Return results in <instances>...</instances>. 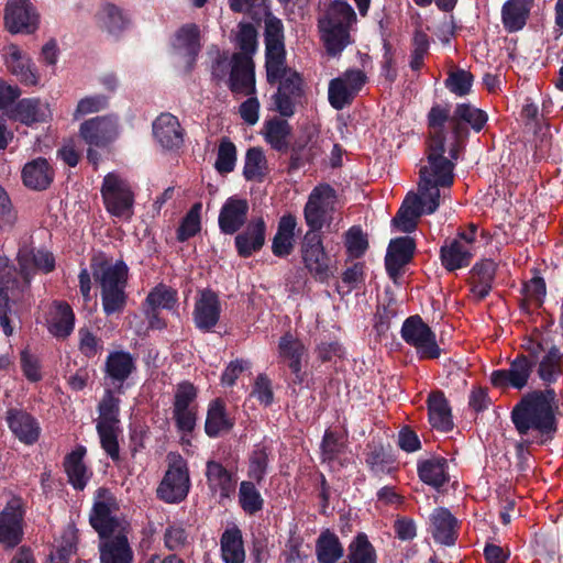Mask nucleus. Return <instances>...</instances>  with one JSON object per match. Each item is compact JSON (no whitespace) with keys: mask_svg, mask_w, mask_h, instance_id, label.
Here are the masks:
<instances>
[{"mask_svg":"<svg viewBox=\"0 0 563 563\" xmlns=\"http://www.w3.org/2000/svg\"><path fill=\"white\" fill-rule=\"evenodd\" d=\"M265 67L266 81L271 86H277L271 100L274 110L283 118H291L296 113V107L305 97L306 84L302 74L287 65V62L278 66L277 70L272 71Z\"/></svg>","mask_w":563,"mask_h":563,"instance_id":"6","label":"nucleus"},{"mask_svg":"<svg viewBox=\"0 0 563 563\" xmlns=\"http://www.w3.org/2000/svg\"><path fill=\"white\" fill-rule=\"evenodd\" d=\"M420 199L416 194L409 192L393 218V225L400 232L411 233L417 228L418 218L424 212L419 207Z\"/></svg>","mask_w":563,"mask_h":563,"instance_id":"43","label":"nucleus"},{"mask_svg":"<svg viewBox=\"0 0 563 563\" xmlns=\"http://www.w3.org/2000/svg\"><path fill=\"white\" fill-rule=\"evenodd\" d=\"M220 316L221 302L218 294L210 288L200 290L192 311L195 327L202 333L211 332Z\"/></svg>","mask_w":563,"mask_h":563,"instance_id":"18","label":"nucleus"},{"mask_svg":"<svg viewBox=\"0 0 563 563\" xmlns=\"http://www.w3.org/2000/svg\"><path fill=\"white\" fill-rule=\"evenodd\" d=\"M526 350L528 355L518 354L510 362L509 368L492 372V386L501 390H521L528 385L536 367V374L544 386L542 390H552L558 396L552 386L563 376V352L554 344L544 350L541 342H530Z\"/></svg>","mask_w":563,"mask_h":563,"instance_id":"2","label":"nucleus"},{"mask_svg":"<svg viewBox=\"0 0 563 563\" xmlns=\"http://www.w3.org/2000/svg\"><path fill=\"white\" fill-rule=\"evenodd\" d=\"M488 122L486 111L475 107L470 102H459L451 110L450 104L434 103L427 113L428 130L441 132L448 136L445 123H449L451 134L457 137H470L471 131L482 132Z\"/></svg>","mask_w":563,"mask_h":563,"instance_id":"4","label":"nucleus"},{"mask_svg":"<svg viewBox=\"0 0 563 563\" xmlns=\"http://www.w3.org/2000/svg\"><path fill=\"white\" fill-rule=\"evenodd\" d=\"M534 0H507L501 8L504 27L512 33L525 27Z\"/></svg>","mask_w":563,"mask_h":563,"instance_id":"39","label":"nucleus"},{"mask_svg":"<svg viewBox=\"0 0 563 563\" xmlns=\"http://www.w3.org/2000/svg\"><path fill=\"white\" fill-rule=\"evenodd\" d=\"M3 20L11 34H33L40 25V14L30 0H8Z\"/></svg>","mask_w":563,"mask_h":563,"instance_id":"15","label":"nucleus"},{"mask_svg":"<svg viewBox=\"0 0 563 563\" xmlns=\"http://www.w3.org/2000/svg\"><path fill=\"white\" fill-rule=\"evenodd\" d=\"M55 313L51 320L48 330L55 336L65 339L70 335L75 325V313L66 301H58L55 305Z\"/></svg>","mask_w":563,"mask_h":563,"instance_id":"47","label":"nucleus"},{"mask_svg":"<svg viewBox=\"0 0 563 563\" xmlns=\"http://www.w3.org/2000/svg\"><path fill=\"white\" fill-rule=\"evenodd\" d=\"M206 479L212 494H218L221 500L234 496L238 484L236 472L227 468L221 462L209 460L206 463Z\"/></svg>","mask_w":563,"mask_h":563,"instance_id":"20","label":"nucleus"},{"mask_svg":"<svg viewBox=\"0 0 563 563\" xmlns=\"http://www.w3.org/2000/svg\"><path fill=\"white\" fill-rule=\"evenodd\" d=\"M103 313L109 317L123 312L128 303L125 288L100 290Z\"/></svg>","mask_w":563,"mask_h":563,"instance_id":"58","label":"nucleus"},{"mask_svg":"<svg viewBox=\"0 0 563 563\" xmlns=\"http://www.w3.org/2000/svg\"><path fill=\"white\" fill-rule=\"evenodd\" d=\"M234 426L235 419L230 417L225 401L222 398L212 399L207 408L206 434L211 439H216L230 433Z\"/></svg>","mask_w":563,"mask_h":563,"instance_id":"28","label":"nucleus"},{"mask_svg":"<svg viewBox=\"0 0 563 563\" xmlns=\"http://www.w3.org/2000/svg\"><path fill=\"white\" fill-rule=\"evenodd\" d=\"M289 163L287 172L292 174L303 167L310 162V150L308 148V142L303 139L295 140L292 143L289 142Z\"/></svg>","mask_w":563,"mask_h":563,"instance_id":"63","label":"nucleus"},{"mask_svg":"<svg viewBox=\"0 0 563 563\" xmlns=\"http://www.w3.org/2000/svg\"><path fill=\"white\" fill-rule=\"evenodd\" d=\"M136 371V363L133 355L128 351H112L104 362V374L113 384L118 383L119 388Z\"/></svg>","mask_w":563,"mask_h":563,"instance_id":"36","label":"nucleus"},{"mask_svg":"<svg viewBox=\"0 0 563 563\" xmlns=\"http://www.w3.org/2000/svg\"><path fill=\"white\" fill-rule=\"evenodd\" d=\"M201 203L196 202L187 211L185 217L181 219L180 224L176 231V238L178 242H186L190 238L198 234L201 230L200 221Z\"/></svg>","mask_w":563,"mask_h":563,"instance_id":"53","label":"nucleus"},{"mask_svg":"<svg viewBox=\"0 0 563 563\" xmlns=\"http://www.w3.org/2000/svg\"><path fill=\"white\" fill-rule=\"evenodd\" d=\"M167 459L168 466L156 496L166 504H179L187 498L191 487L188 462L178 453H169Z\"/></svg>","mask_w":563,"mask_h":563,"instance_id":"8","label":"nucleus"},{"mask_svg":"<svg viewBox=\"0 0 563 563\" xmlns=\"http://www.w3.org/2000/svg\"><path fill=\"white\" fill-rule=\"evenodd\" d=\"M267 159L262 147H250L245 154L243 177L247 180L262 181L266 175Z\"/></svg>","mask_w":563,"mask_h":563,"instance_id":"48","label":"nucleus"},{"mask_svg":"<svg viewBox=\"0 0 563 563\" xmlns=\"http://www.w3.org/2000/svg\"><path fill=\"white\" fill-rule=\"evenodd\" d=\"M170 43L175 51L184 54V56L188 58V69H191L202 47L200 42V27L196 23L181 25L175 32Z\"/></svg>","mask_w":563,"mask_h":563,"instance_id":"29","label":"nucleus"},{"mask_svg":"<svg viewBox=\"0 0 563 563\" xmlns=\"http://www.w3.org/2000/svg\"><path fill=\"white\" fill-rule=\"evenodd\" d=\"M145 303L150 309L174 310L178 303V292L176 289L161 283L147 294Z\"/></svg>","mask_w":563,"mask_h":563,"instance_id":"50","label":"nucleus"},{"mask_svg":"<svg viewBox=\"0 0 563 563\" xmlns=\"http://www.w3.org/2000/svg\"><path fill=\"white\" fill-rule=\"evenodd\" d=\"M440 187H442V185H435V183L430 179L423 178V180L419 181V194L417 196L420 199L419 207L426 214H432L439 208Z\"/></svg>","mask_w":563,"mask_h":563,"instance_id":"54","label":"nucleus"},{"mask_svg":"<svg viewBox=\"0 0 563 563\" xmlns=\"http://www.w3.org/2000/svg\"><path fill=\"white\" fill-rule=\"evenodd\" d=\"M261 18L265 16L264 43H265V64L272 71L277 70L278 66L287 62L285 48L284 24L280 19L272 14L268 8H260Z\"/></svg>","mask_w":563,"mask_h":563,"instance_id":"14","label":"nucleus"},{"mask_svg":"<svg viewBox=\"0 0 563 563\" xmlns=\"http://www.w3.org/2000/svg\"><path fill=\"white\" fill-rule=\"evenodd\" d=\"M120 509L118 498L107 487H99L95 492L89 523L100 539H109L119 528L120 522L115 512Z\"/></svg>","mask_w":563,"mask_h":563,"instance_id":"10","label":"nucleus"},{"mask_svg":"<svg viewBox=\"0 0 563 563\" xmlns=\"http://www.w3.org/2000/svg\"><path fill=\"white\" fill-rule=\"evenodd\" d=\"M87 448L79 444L68 452L63 460V468L67 475V482L77 492H82L93 475L85 462Z\"/></svg>","mask_w":563,"mask_h":563,"instance_id":"21","label":"nucleus"},{"mask_svg":"<svg viewBox=\"0 0 563 563\" xmlns=\"http://www.w3.org/2000/svg\"><path fill=\"white\" fill-rule=\"evenodd\" d=\"M96 430L99 435L102 450L114 463H118L121 460L118 441L119 427L101 424L96 426Z\"/></svg>","mask_w":563,"mask_h":563,"instance_id":"59","label":"nucleus"},{"mask_svg":"<svg viewBox=\"0 0 563 563\" xmlns=\"http://www.w3.org/2000/svg\"><path fill=\"white\" fill-rule=\"evenodd\" d=\"M472 249L463 244L460 240L453 239L445 241L440 249L441 265L448 272L467 267L473 260Z\"/></svg>","mask_w":563,"mask_h":563,"instance_id":"37","label":"nucleus"},{"mask_svg":"<svg viewBox=\"0 0 563 563\" xmlns=\"http://www.w3.org/2000/svg\"><path fill=\"white\" fill-rule=\"evenodd\" d=\"M268 456V449L264 445H255L250 455L247 476L257 484L265 478L269 463Z\"/></svg>","mask_w":563,"mask_h":563,"instance_id":"56","label":"nucleus"},{"mask_svg":"<svg viewBox=\"0 0 563 563\" xmlns=\"http://www.w3.org/2000/svg\"><path fill=\"white\" fill-rule=\"evenodd\" d=\"M239 503L249 515H255L263 509L264 499L252 481H243L240 484Z\"/></svg>","mask_w":563,"mask_h":563,"instance_id":"55","label":"nucleus"},{"mask_svg":"<svg viewBox=\"0 0 563 563\" xmlns=\"http://www.w3.org/2000/svg\"><path fill=\"white\" fill-rule=\"evenodd\" d=\"M0 56L8 71L15 76L22 85L29 87L38 85L40 74L35 64L16 44L4 45L0 49Z\"/></svg>","mask_w":563,"mask_h":563,"instance_id":"17","label":"nucleus"},{"mask_svg":"<svg viewBox=\"0 0 563 563\" xmlns=\"http://www.w3.org/2000/svg\"><path fill=\"white\" fill-rule=\"evenodd\" d=\"M291 125L285 119L272 118L266 120L263 125V136L272 150L287 154L289 151V137L291 135Z\"/></svg>","mask_w":563,"mask_h":563,"instance_id":"38","label":"nucleus"},{"mask_svg":"<svg viewBox=\"0 0 563 563\" xmlns=\"http://www.w3.org/2000/svg\"><path fill=\"white\" fill-rule=\"evenodd\" d=\"M220 547L224 563H244L245 550L240 528L225 529L220 539Z\"/></svg>","mask_w":563,"mask_h":563,"instance_id":"44","label":"nucleus"},{"mask_svg":"<svg viewBox=\"0 0 563 563\" xmlns=\"http://www.w3.org/2000/svg\"><path fill=\"white\" fill-rule=\"evenodd\" d=\"M416 251V242L410 236H398L390 240L385 256V268L390 278H396L402 268L411 262Z\"/></svg>","mask_w":563,"mask_h":563,"instance_id":"25","label":"nucleus"},{"mask_svg":"<svg viewBox=\"0 0 563 563\" xmlns=\"http://www.w3.org/2000/svg\"><path fill=\"white\" fill-rule=\"evenodd\" d=\"M300 257L314 280L327 283L333 276L332 258L325 251L321 234L305 233L300 243Z\"/></svg>","mask_w":563,"mask_h":563,"instance_id":"11","label":"nucleus"},{"mask_svg":"<svg viewBox=\"0 0 563 563\" xmlns=\"http://www.w3.org/2000/svg\"><path fill=\"white\" fill-rule=\"evenodd\" d=\"M429 520L430 532L437 543L445 547L455 544L459 537V520L448 508H434Z\"/></svg>","mask_w":563,"mask_h":563,"instance_id":"24","label":"nucleus"},{"mask_svg":"<svg viewBox=\"0 0 563 563\" xmlns=\"http://www.w3.org/2000/svg\"><path fill=\"white\" fill-rule=\"evenodd\" d=\"M227 86L233 96L256 95L255 64L251 56L232 54Z\"/></svg>","mask_w":563,"mask_h":563,"instance_id":"16","label":"nucleus"},{"mask_svg":"<svg viewBox=\"0 0 563 563\" xmlns=\"http://www.w3.org/2000/svg\"><path fill=\"white\" fill-rule=\"evenodd\" d=\"M356 22V13L346 1H332L325 14L319 19L318 27L327 54L339 56L351 44L350 29Z\"/></svg>","mask_w":563,"mask_h":563,"instance_id":"5","label":"nucleus"},{"mask_svg":"<svg viewBox=\"0 0 563 563\" xmlns=\"http://www.w3.org/2000/svg\"><path fill=\"white\" fill-rule=\"evenodd\" d=\"M101 196L107 211L117 218L131 219L133 214L134 194L126 180L114 173L104 176Z\"/></svg>","mask_w":563,"mask_h":563,"instance_id":"12","label":"nucleus"},{"mask_svg":"<svg viewBox=\"0 0 563 563\" xmlns=\"http://www.w3.org/2000/svg\"><path fill=\"white\" fill-rule=\"evenodd\" d=\"M92 275L100 290L126 288L129 267L122 260L114 264L101 262L97 266L92 265Z\"/></svg>","mask_w":563,"mask_h":563,"instance_id":"34","label":"nucleus"},{"mask_svg":"<svg viewBox=\"0 0 563 563\" xmlns=\"http://www.w3.org/2000/svg\"><path fill=\"white\" fill-rule=\"evenodd\" d=\"M278 350L280 357L287 362L288 366L295 363L301 364V358L306 353L305 344L290 332L280 336Z\"/></svg>","mask_w":563,"mask_h":563,"instance_id":"52","label":"nucleus"},{"mask_svg":"<svg viewBox=\"0 0 563 563\" xmlns=\"http://www.w3.org/2000/svg\"><path fill=\"white\" fill-rule=\"evenodd\" d=\"M120 402V398L111 389H106L98 405L99 419L96 426L119 427Z\"/></svg>","mask_w":563,"mask_h":563,"instance_id":"51","label":"nucleus"},{"mask_svg":"<svg viewBox=\"0 0 563 563\" xmlns=\"http://www.w3.org/2000/svg\"><path fill=\"white\" fill-rule=\"evenodd\" d=\"M428 418L432 428L441 432H449L453 429L451 406L440 389L429 394L427 399Z\"/></svg>","mask_w":563,"mask_h":563,"instance_id":"35","label":"nucleus"},{"mask_svg":"<svg viewBox=\"0 0 563 563\" xmlns=\"http://www.w3.org/2000/svg\"><path fill=\"white\" fill-rule=\"evenodd\" d=\"M100 563H132L133 551L125 534H117L100 543Z\"/></svg>","mask_w":563,"mask_h":563,"instance_id":"41","label":"nucleus"},{"mask_svg":"<svg viewBox=\"0 0 563 563\" xmlns=\"http://www.w3.org/2000/svg\"><path fill=\"white\" fill-rule=\"evenodd\" d=\"M34 272L29 265V256L18 257V265L7 256H0V327L7 336L12 335L10 313L13 306L31 303V282Z\"/></svg>","mask_w":563,"mask_h":563,"instance_id":"3","label":"nucleus"},{"mask_svg":"<svg viewBox=\"0 0 563 563\" xmlns=\"http://www.w3.org/2000/svg\"><path fill=\"white\" fill-rule=\"evenodd\" d=\"M25 506L21 497L13 496L0 511V544L5 550L16 548L24 538Z\"/></svg>","mask_w":563,"mask_h":563,"instance_id":"13","label":"nucleus"},{"mask_svg":"<svg viewBox=\"0 0 563 563\" xmlns=\"http://www.w3.org/2000/svg\"><path fill=\"white\" fill-rule=\"evenodd\" d=\"M5 421L14 437L26 445L36 443L41 435L37 419L23 409L9 408L5 411Z\"/></svg>","mask_w":563,"mask_h":563,"instance_id":"22","label":"nucleus"},{"mask_svg":"<svg viewBox=\"0 0 563 563\" xmlns=\"http://www.w3.org/2000/svg\"><path fill=\"white\" fill-rule=\"evenodd\" d=\"M318 563H336L343 555L344 549L336 534L325 530L316 542Z\"/></svg>","mask_w":563,"mask_h":563,"instance_id":"45","label":"nucleus"},{"mask_svg":"<svg viewBox=\"0 0 563 563\" xmlns=\"http://www.w3.org/2000/svg\"><path fill=\"white\" fill-rule=\"evenodd\" d=\"M417 473L419 479L440 492L450 482L448 460L441 455L418 461Z\"/></svg>","mask_w":563,"mask_h":563,"instance_id":"32","label":"nucleus"},{"mask_svg":"<svg viewBox=\"0 0 563 563\" xmlns=\"http://www.w3.org/2000/svg\"><path fill=\"white\" fill-rule=\"evenodd\" d=\"M365 457L366 465L375 475L389 474L395 468V459L390 451L382 443H372L367 445Z\"/></svg>","mask_w":563,"mask_h":563,"instance_id":"46","label":"nucleus"},{"mask_svg":"<svg viewBox=\"0 0 563 563\" xmlns=\"http://www.w3.org/2000/svg\"><path fill=\"white\" fill-rule=\"evenodd\" d=\"M240 31L236 36L238 47L240 52L236 54H244L251 56L257 48V31L251 23H240Z\"/></svg>","mask_w":563,"mask_h":563,"instance_id":"64","label":"nucleus"},{"mask_svg":"<svg viewBox=\"0 0 563 563\" xmlns=\"http://www.w3.org/2000/svg\"><path fill=\"white\" fill-rule=\"evenodd\" d=\"M21 177L26 188L43 191L54 181L55 172L46 158L36 157L23 166Z\"/></svg>","mask_w":563,"mask_h":563,"instance_id":"31","label":"nucleus"},{"mask_svg":"<svg viewBox=\"0 0 563 563\" xmlns=\"http://www.w3.org/2000/svg\"><path fill=\"white\" fill-rule=\"evenodd\" d=\"M400 335L408 345L416 349L419 360H437L442 353L435 333L419 314L404 321Z\"/></svg>","mask_w":563,"mask_h":563,"instance_id":"9","label":"nucleus"},{"mask_svg":"<svg viewBox=\"0 0 563 563\" xmlns=\"http://www.w3.org/2000/svg\"><path fill=\"white\" fill-rule=\"evenodd\" d=\"M474 81L472 73L464 69H456L449 74L444 84L445 87L454 95L464 97L471 92Z\"/></svg>","mask_w":563,"mask_h":563,"instance_id":"62","label":"nucleus"},{"mask_svg":"<svg viewBox=\"0 0 563 563\" xmlns=\"http://www.w3.org/2000/svg\"><path fill=\"white\" fill-rule=\"evenodd\" d=\"M446 152V137L441 132L429 130L427 137L428 165L419 170L420 180L430 179L442 188L451 187L454 183L455 163L444 156Z\"/></svg>","mask_w":563,"mask_h":563,"instance_id":"7","label":"nucleus"},{"mask_svg":"<svg viewBox=\"0 0 563 563\" xmlns=\"http://www.w3.org/2000/svg\"><path fill=\"white\" fill-rule=\"evenodd\" d=\"M153 135L158 144L168 151L178 150L184 143V130L172 113H161L153 122Z\"/></svg>","mask_w":563,"mask_h":563,"instance_id":"26","label":"nucleus"},{"mask_svg":"<svg viewBox=\"0 0 563 563\" xmlns=\"http://www.w3.org/2000/svg\"><path fill=\"white\" fill-rule=\"evenodd\" d=\"M349 563H377V554L366 533L358 532L349 544Z\"/></svg>","mask_w":563,"mask_h":563,"instance_id":"49","label":"nucleus"},{"mask_svg":"<svg viewBox=\"0 0 563 563\" xmlns=\"http://www.w3.org/2000/svg\"><path fill=\"white\" fill-rule=\"evenodd\" d=\"M79 132L90 146L107 147L117 136V126L107 117H96L82 122Z\"/></svg>","mask_w":563,"mask_h":563,"instance_id":"27","label":"nucleus"},{"mask_svg":"<svg viewBox=\"0 0 563 563\" xmlns=\"http://www.w3.org/2000/svg\"><path fill=\"white\" fill-rule=\"evenodd\" d=\"M250 212L247 199L236 195L227 198L221 206L218 216V225L222 234H236L244 225H246Z\"/></svg>","mask_w":563,"mask_h":563,"instance_id":"19","label":"nucleus"},{"mask_svg":"<svg viewBox=\"0 0 563 563\" xmlns=\"http://www.w3.org/2000/svg\"><path fill=\"white\" fill-rule=\"evenodd\" d=\"M235 163L236 146L229 137L224 136L219 143L214 168L219 174H229L234 170Z\"/></svg>","mask_w":563,"mask_h":563,"instance_id":"57","label":"nucleus"},{"mask_svg":"<svg viewBox=\"0 0 563 563\" xmlns=\"http://www.w3.org/2000/svg\"><path fill=\"white\" fill-rule=\"evenodd\" d=\"M355 96L347 88V85L343 82L342 78H333L329 82L328 99L332 108L335 110H342L346 106H350Z\"/></svg>","mask_w":563,"mask_h":563,"instance_id":"60","label":"nucleus"},{"mask_svg":"<svg viewBox=\"0 0 563 563\" xmlns=\"http://www.w3.org/2000/svg\"><path fill=\"white\" fill-rule=\"evenodd\" d=\"M345 449V443L340 439L338 432L327 429L320 444L322 462H334Z\"/></svg>","mask_w":563,"mask_h":563,"instance_id":"61","label":"nucleus"},{"mask_svg":"<svg viewBox=\"0 0 563 563\" xmlns=\"http://www.w3.org/2000/svg\"><path fill=\"white\" fill-rule=\"evenodd\" d=\"M560 413L559 398L552 390H531L514 406L510 419L520 435L515 444L519 471L527 470L529 446H542L555 438Z\"/></svg>","mask_w":563,"mask_h":563,"instance_id":"1","label":"nucleus"},{"mask_svg":"<svg viewBox=\"0 0 563 563\" xmlns=\"http://www.w3.org/2000/svg\"><path fill=\"white\" fill-rule=\"evenodd\" d=\"M497 264L492 258L476 262L470 271L471 292L482 301L492 291L496 278Z\"/></svg>","mask_w":563,"mask_h":563,"instance_id":"33","label":"nucleus"},{"mask_svg":"<svg viewBox=\"0 0 563 563\" xmlns=\"http://www.w3.org/2000/svg\"><path fill=\"white\" fill-rule=\"evenodd\" d=\"M96 23L99 29L110 35L119 36L130 24L124 11L113 3H104L96 13Z\"/></svg>","mask_w":563,"mask_h":563,"instance_id":"40","label":"nucleus"},{"mask_svg":"<svg viewBox=\"0 0 563 563\" xmlns=\"http://www.w3.org/2000/svg\"><path fill=\"white\" fill-rule=\"evenodd\" d=\"M296 217L288 213L283 216L277 225V232L273 238L272 252L277 257H287L295 247Z\"/></svg>","mask_w":563,"mask_h":563,"instance_id":"42","label":"nucleus"},{"mask_svg":"<svg viewBox=\"0 0 563 563\" xmlns=\"http://www.w3.org/2000/svg\"><path fill=\"white\" fill-rule=\"evenodd\" d=\"M51 117L48 104L38 98H23L18 100L9 111V118L26 126L46 122Z\"/></svg>","mask_w":563,"mask_h":563,"instance_id":"30","label":"nucleus"},{"mask_svg":"<svg viewBox=\"0 0 563 563\" xmlns=\"http://www.w3.org/2000/svg\"><path fill=\"white\" fill-rule=\"evenodd\" d=\"M266 222L262 217L254 218L246 224L242 232L234 238L236 253L242 258L251 257L262 250L265 244Z\"/></svg>","mask_w":563,"mask_h":563,"instance_id":"23","label":"nucleus"}]
</instances>
